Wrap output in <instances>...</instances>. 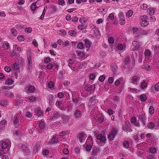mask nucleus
<instances>
[{
  "mask_svg": "<svg viewBox=\"0 0 159 159\" xmlns=\"http://www.w3.org/2000/svg\"><path fill=\"white\" fill-rule=\"evenodd\" d=\"M133 32L135 34V37L137 40L142 37L143 35H146L148 34L147 31L135 27L133 28Z\"/></svg>",
  "mask_w": 159,
  "mask_h": 159,
  "instance_id": "1",
  "label": "nucleus"
},
{
  "mask_svg": "<svg viewBox=\"0 0 159 159\" xmlns=\"http://www.w3.org/2000/svg\"><path fill=\"white\" fill-rule=\"evenodd\" d=\"M0 144L2 149H8L11 146V143L9 139H6L4 140H2L0 142Z\"/></svg>",
  "mask_w": 159,
  "mask_h": 159,
  "instance_id": "2",
  "label": "nucleus"
},
{
  "mask_svg": "<svg viewBox=\"0 0 159 159\" xmlns=\"http://www.w3.org/2000/svg\"><path fill=\"white\" fill-rule=\"evenodd\" d=\"M122 129L124 131L128 132H130L132 131L130 128V124L129 121L125 120L122 126Z\"/></svg>",
  "mask_w": 159,
  "mask_h": 159,
  "instance_id": "3",
  "label": "nucleus"
},
{
  "mask_svg": "<svg viewBox=\"0 0 159 159\" xmlns=\"http://www.w3.org/2000/svg\"><path fill=\"white\" fill-rule=\"evenodd\" d=\"M118 131L116 129L113 128L111 132L109 134L108 138L110 140H112L114 139L116 134L117 133Z\"/></svg>",
  "mask_w": 159,
  "mask_h": 159,
  "instance_id": "4",
  "label": "nucleus"
},
{
  "mask_svg": "<svg viewBox=\"0 0 159 159\" xmlns=\"http://www.w3.org/2000/svg\"><path fill=\"white\" fill-rule=\"evenodd\" d=\"M27 58L28 61V68L30 70L32 67V59L30 55V51H28L27 52Z\"/></svg>",
  "mask_w": 159,
  "mask_h": 159,
  "instance_id": "5",
  "label": "nucleus"
},
{
  "mask_svg": "<svg viewBox=\"0 0 159 159\" xmlns=\"http://www.w3.org/2000/svg\"><path fill=\"white\" fill-rule=\"evenodd\" d=\"M139 120L142 122L143 126H145L147 120L145 114H142L139 115Z\"/></svg>",
  "mask_w": 159,
  "mask_h": 159,
  "instance_id": "6",
  "label": "nucleus"
},
{
  "mask_svg": "<svg viewBox=\"0 0 159 159\" xmlns=\"http://www.w3.org/2000/svg\"><path fill=\"white\" fill-rule=\"evenodd\" d=\"M35 87L32 85H30L27 86L24 89L25 91L27 93H33L35 91Z\"/></svg>",
  "mask_w": 159,
  "mask_h": 159,
  "instance_id": "7",
  "label": "nucleus"
},
{
  "mask_svg": "<svg viewBox=\"0 0 159 159\" xmlns=\"http://www.w3.org/2000/svg\"><path fill=\"white\" fill-rule=\"evenodd\" d=\"M140 77L139 76L135 75H134L131 79V83L137 85L138 84V82L139 80Z\"/></svg>",
  "mask_w": 159,
  "mask_h": 159,
  "instance_id": "8",
  "label": "nucleus"
},
{
  "mask_svg": "<svg viewBox=\"0 0 159 159\" xmlns=\"http://www.w3.org/2000/svg\"><path fill=\"white\" fill-rule=\"evenodd\" d=\"M61 117L64 124H67L70 119L69 116L65 115H61Z\"/></svg>",
  "mask_w": 159,
  "mask_h": 159,
  "instance_id": "9",
  "label": "nucleus"
},
{
  "mask_svg": "<svg viewBox=\"0 0 159 159\" xmlns=\"http://www.w3.org/2000/svg\"><path fill=\"white\" fill-rule=\"evenodd\" d=\"M82 114L81 111L79 110H76L74 112V115L75 117L76 118H80L82 116Z\"/></svg>",
  "mask_w": 159,
  "mask_h": 159,
  "instance_id": "10",
  "label": "nucleus"
},
{
  "mask_svg": "<svg viewBox=\"0 0 159 159\" xmlns=\"http://www.w3.org/2000/svg\"><path fill=\"white\" fill-rule=\"evenodd\" d=\"M132 44L134 47V48L132 49L133 51H135L139 48L140 45L139 44V42L138 41H134L132 42Z\"/></svg>",
  "mask_w": 159,
  "mask_h": 159,
  "instance_id": "11",
  "label": "nucleus"
},
{
  "mask_svg": "<svg viewBox=\"0 0 159 159\" xmlns=\"http://www.w3.org/2000/svg\"><path fill=\"white\" fill-rule=\"evenodd\" d=\"M60 116L59 113L58 112H54L52 113V116H50L51 119H56Z\"/></svg>",
  "mask_w": 159,
  "mask_h": 159,
  "instance_id": "12",
  "label": "nucleus"
},
{
  "mask_svg": "<svg viewBox=\"0 0 159 159\" xmlns=\"http://www.w3.org/2000/svg\"><path fill=\"white\" fill-rule=\"evenodd\" d=\"M19 119L17 118V116H15L12 117V121L14 125H16L19 123Z\"/></svg>",
  "mask_w": 159,
  "mask_h": 159,
  "instance_id": "13",
  "label": "nucleus"
},
{
  "mask_svg": "<svg viewBox=\"0 0 159 159\" xmlns=\"http://www.w3.org/2000/svg\"><path fill=\"white\" fill-rule=\"evenodd\" d=\"M76 53L77 54V56L81 59H83L84 58L85 54L83 52L80 51H76Z\"/></svg>",
  "mask_w": 159,
  "mask_h": 159,
  "instance_id": "14",
  "label": "nucleus"
},
{
  "mask_svg": "<svg viewBox=\"0 0 159 159\" xmlns=\"http://www.w3.org/2000/svg\"><path fill=\"white\" fill-rule=\"evenodd\" d=\"M97 139L102 142H104L106 140V138L103 136L101 134H99L97 136Z\"/></svg>",
  "mask_w": 159,
  "mask_h": 159,
  "instance_id": "15",
  "label": "nucleus"
},
{
  "mask_svg": "<svg viewBox=\"0 0 159 159\" xmlns=\"http://www.w3.org/2000/svg\"><path fill=\"white\" fill-rule=\"evenodd\" d=\"M100 150L99 148H96L92 150V156H97V154L100 152Z\"/></svg>",
  "mask_w": 159,
  "mask_h": 159,
  "instance_id": "16",
  "label": "nucleus"
},
{
  "mask_svg": "<svg viewBox=\"0 0 159 159\" xmlns=\"http://www.w3.org/2000/svg\"><path fill=\"white\" fill-rule=\"evenodd\" d=\"M91 42L88 39L85 40L84 45L86 48H89L91 47Z\"/></svg>",
  "mask_w": 159,
  "mask_h": 159,
  "instance_id": "17",
  "label": "nucleus"
},
{
  "mask_svg": "<svg viewBox=\"0 0 159 159\" xmlns=\"http://www.w3.org/2000/svg\"><path fill=\"white\" fill-rule=\"evenodd\" d=\"M5 94L6 97L10 98H12L14 97L13 93L9 91L5 92Z\"/></svg>",
  "mask_w": 159,
  "mask_h": 159,
  "instance_id": "18",
  "label": "nucleus"
},
{
  "mask_svg": "<svg viewBox=\"0 0 159 159\" xmlns=\"http://www.w3.org/2000/svg\"><path fill=\"white\" fill-rule=\"evenodd\" d=\"M39 1H40L38 0L36 2H34L32 4L30 8L32 11H34L36 10V9L38 8V7L36 6V3Z\"/></svg>",
  "mask_w": 159,
  "mask_h": 159,
  "instance_id": "19",
  "label": "nucleus"
},
{
  "mask_svg": "<svg viewBox=\"0 0 159 159\" xmlns=\"http://www.w3.org/2000/svg\"><path fill=\"white\" fill-rule=\"evenodd\" d=\"M89 101L91 103H93V104H94L98 102L97 99L96 98V96H94L92 97L89 99Z\"/></svg>",
  "mask_w": 159,
  "mask_h": 159,
  "instance_id": "20",
  "label": "nucleus"
},
{
  "mask_svg": "<svg viewBox=\"0 0 159 159\" xmlns=\"http://www.w3.org/2000/svg\"><path fill=\"white\" fill-rule=\"evenodd\" d=\"M10 31L14 36H16L18 34L15 28H11L10 30Z\"/></svg>",
  "mask_w": 159,
  "mask_h": 159,
  "instance_id": "21",
  "label": "nucleus"
},
{
  "mask_svg": "<svg viewBox=\"0 0 159 159\" xmlns=\"http://www.w3.org/2000/svg\"><path fill=\"white\" fill-rule=\"evenodd\" d=\"M35 112L36 115L39 116H41L43 115V112L42 111H41L40 109L38 108L35 110Z\"/></svg>",
  "mask_w": 159,
  "mask_h": 159,
  "instance_id": "22",
  "label": "nucleus"
},
{
  "mask_svg": "<svg viewBox=\"0 0 159 159\" xmlns=\"http://www.w3.org/2000/svg\"><path fill=\"white\" fill-rule=\"evenodd\" d=\"M141 24L142 26L145 27L148 25V22L147 20H143V19H142V20L141 22Z\"/></svg>",
  "mask_w": 159,
  "mask_h": 159,
  "instance_id": "23",
  "label": "nucleus"
},
{
  "mask_svg": "<svg viewBox=\"0 0 159 159\" xmlns=\"http://www.w3.org/2000/svg\"><path fill=\"white\" fill-rule=\"evenodd\" d=\"M40 148V145L39 144H36L33 148L34 152L36 154Z\"/></svg>",
  "mask_w": 159,
  "mask_h": 159,
  "instance_id": "24",
  "label": "nucleus"
},
{
  "mask_svg": "<svg viewBox=\"0 0 159 159\" xmlns=\"http://www.w3.org/2000/svg\"><path fill=\"white\" fill-rule=\"evenodd\" d=\"M85 134L83 133H80L78 135L79 141L81 142H82V140L83 138H84L85 136Z\"/></svg>",
  "mask_w": 159,
  "mask_h": 159,
  "instance_id": "25",
  "label": "nucleus"
},
{
  "mask_svg": "<svg viewBox=\"0 0 159 159\" xmlns=\"http://www.w3.org/2000/svg\"><path fill=\"white\" fill-rule=\"evenodd\" d=\"M146 96L144 94H141L139 96V99L142 102H144L147 99Z\"/></svg>",
  "mask_w": 159,
  "mask_h": 159,
  "instance_id": "26",
  "label": "nucleus"
},
{
  "mask_svg": "<svg viewBox=\"0 0 159 159\" xmlns=\"http://www.w3.org/2000/svg\"><path fill=\"white\" fill-rule=\"evenodd\" d=\"M14 81L11 79H8L5 82V84L11 85L13 84Z\"/></svg>",
  "mask_w": 159,
  "mask_h": 159,
  "instance_id": "27",
  "label": "nucleus"
},
{
  "mask_svg": "<svg viewBox=\"0 0 159 159\" xmlns=\"http://www.w3.org/2000/svg\"><path fill=\"white\" fill-rule=\"evenodd\" d=\"M70 130H66L65 131H63L59 133V135L60 136H64L66 134H69L70 133Z\"/></svg>",
  "mask_w": 159,
  "mask_h": 159,
  "instance_id": "28",
  "label": "nucleus"
},
{
  "mask_svg": "<svg viewBox=\"0 0 159 159\" xmlns=\"http://www.w3.org/2000/svg\"><path fill=\"white\" fill-rule=\"evenodd\" d=\"M7 104V101L5 99L2 100L0 102V105L1 106H6Z\"/></svg>",
  "mask_w": 159,
  "mask_h": 159,
  "instance_id": "29",
  "label": "nucleus"
},
{
  "mask_svg": "<svg viewBox=\"0 0 159 159\" xmlns=\"http://www.w3.org/2000/svg\"><path fill=\"white\" fill-rule=\"evenodd\" d=\"M57 33L61 35H63L64 36L66 35V32L64 30H58L57 31Z\"/></svg>",
  "mask_w": 159,
  "mask_h": 159,
  "instance_id": "30",
  "label": "nucleus"
},
{
  "mask_svg": "<svg viewBox=\"0 0 159 159\" xmlns=\"http://www.w3.org/2000/svg\"><path fill=\"white\" fill-rule=\"evenodd\" d=\"M36 98L34 96H31L28 97V99L30 102H33L36 100Z\"/></svg>",
  "mask_w": 159,
  "mask_h": 159,
  "instance_id": "31",
  "label": "nucleus"
},
{
  "mask_svg": "<svg viewBox=\"0 0 159 159\" xmlns=\"http://www.w3.org/2000/svg\"><path fill=\"white\" fill-rule=\"evenodd\" d=\"M58 142V138H57L54 137L52 138L51 139L50 141V143L52 144H54L56 143H57Z\"/></svg>",
  "mask_w": 159,
  "mask_h": 159,
  "instance_id": "32",
  "label": "nucleus"
},
{
  "mask_svg": "<svg viewBox=\"0 0 159 159\" xmlns=\"http://www.w3.org/2000/svg\"><path fill=\"white\" fill-rule=\"evenodd\" d=\"M149 152L152 153H154L157 152L156 148L153 147H151L149 149Z\"/></svg>",
  "mask_w": 159,
  "mask_h": 159,
  "instance_id": "33",
  "label": "nucleus"
},
{
  "mask_svg": "<svg viewBox=\"0 0 159 159\" xmlns=\"http://www.w3.org/2000/svg\"><path fill=\"white\" fill-rule=\"evenodd\" d=\"M148 13L150 16L153 15L155 12L154 9L153 8H150L147 10Z\"/></svg>",
  "mask_w": 159,
  "mask_h": 159,
  "instance_id": "34",
  "label": "nucleus"
},
{
  "mask_svg": "<svg viewBox=\"0 0 159 159\" xmlns=\"http://www.w3.org/2000/svg\"><path fill=\"white\" fill-rule=\"evenodd\" d=\"M14 69L15 70H18L19 69V65L17 63H15L13 65Z\"/></svg>",
  "mask_w": 159,
  "mask_h": 159,
  "instance_id": "35",
  "label": "nucleus"
},
{
  "mask_svg": "<svg viewBox=\"0 0 159 159\" xmlns=\"http://www.w3.org/2000/svg\"><path fill=\"white\" fill-rule=\"evenodd\" d=\"M154 109H155L153 106H150L149 108V113L150 114H154Z\"/></svg>",
  "mask_w": 159,
  "mask_h": 159,
  "instance_id": "36",
  "label": "nucleus"
},
{
  "mask_svg": "<svg viewBox=\"0 0 159 159\" xmlns=\"http://www.w3.org/2000/svg\"><path fill=\"white\" fill-rule=\"evenodd\" d=\"M155 126V124L152 122H150L148 123L147 127L149 129H152Z\"/></svg>",
  "mask_w": 159,
  "mask_h": 159,
  "instance_id": "37",
  "label": "nucleus"
},
{
  "mask_svg": "<svg viewBox=\"0 0 159 159\" xmlns=\"http://www.w3.org/2000/svg\"><path fill=\"white\" fill-rule=\"evenodd\" d=\"M133 14V11L132 10H129L126 14V16L127 17H130Z\"/></svg>",
  "mask_w": 159,
  "mask_h": 159,
  "instance_id": "38",
  "label": "nucleus"
},
{
  "mask_svg": "<svg viewBox=\"0 0 159 159\" xmlns=\"http://www.w3.org/2000/svg\"><path fill=\"white\" fill-rule=\"evenodd\" d=\"M68 34L71 36H75L76 35V33L74 30H71L68 32Z\"/></svg>",
  "mask_w": 159,
  "mask_h": 159,
  "instance_id": "39",
  "label": "nucleus"
},
{
  "mask_svg": "<svg viewBox=\"0 0 159 159\" xmlns=\"http://www.w3.org/2000/svg\"><path fill=\"white\" fill-rule=\"evenodd\" d=\"M84 47V45L82 42L79 43L77 45V48L80 49H82Z\"/></svg>",
  "mask_w": 159,
  "mask_h": 159,
  "instance_id": "40",
  "label": "nucleus"
},
{
  "mask_svg": "<svg viewBox=\"0 0 159 159\" xmlns=\"http://www.w3.org/2000/svg\"><path fill=\"white\" fill-rule=\"evenodd\" d=\"M47 8V7H46V9H45V7L44 8V9L43 10V11L40 17V19H41V20H43V19L44 16L45 14V12L46 11Z\"/></svg>",
  "mask_w": 159,
  "mask_h": 159,
  "instance_id": "41",
  "label": "nucleus"
},
{
  "mask_svg": "<svg viewBox=\"0 0 159 159\" xmlns=\"http://www.w3.org/2000/svg\"><path fill=\"white\" fill-rule=\"evenodd\" d=\"M32 29L30 27L26 28L25 29V31L27 34L31 33L32 31Z\"/></svg>",
  "mask_w": 159,
  "mask_h": 159,
  "instance_id": "42",
  "label": "nucleus"
},
{
  "mask_svg": "<svg viewBox=\"0 0 159 159\" xmlns=\"http://www.w3.org/2000/svg\"><path fill=\"white\" fill-rule=\"evenodd\" d=\"M117 48L119 50H122L125 48V46L121 43H119L117 45Z\"/></svg>",
  "mask_w": 159,
  "mask_h": 159,
  "instance_id": "43",
  "label": "nucleus"
},
{
  "mask_svg": "<svg viewBox=\"0 0 159 159\" xmlns=\"http://www.w3.org/2000/svg\"><path fill=\"white\" fill-rule=\"evenodd\" d=\"M140 7L142 10H146L147 7V5L146 4H142L140 5Z\"/></svg>",
  "mask_w": 159,
  "mask_h": 159,
  "instance_id": "44",
  "label": "nucleus"
},
{
  "mask_svg": "<svg viewBox=\"0 0 159 159\" xmlns=\"http://www.w3.org/2000/svg\"><path fill=\"white\" fill-rule=\"evenodd\" d=\"M17 39L20 42H21L24 40L25 39L23 35H20L17 37Z\"/></svg>",
  "mask_w": 159,
  "mask_h": 159,
  "instance_id": "45",
  "label": "nucleus"
},
{
  "mask_svg": "<svg viewBox=\"0 0 159 159\" xmlns=\"http://www.w3.org/2000/svg\"><path fill=\"white\" fill-rule=\"evenodd\" d=\"M39 125V127L42 129H43L45 127L44 123L43 121L40 122Z\"/></svg>",
  "mask_w": 159,
  "mask_h": 159,
  "instance_id": "46",
  "label": "nucleus"
},
{
  "mask_svg": "<svg viewBox=\"0 0 159 159\" xmlns=\"http://www.w3.org/2000/svg\"><path fill=\"white\" fill-rule=\"evenodd\" d=\"M105 79V77L104 75H102L100 76L99 78V80L101 82H103Z\"/></svg>",
  "mask_w": 159,
  "mask_h": 159,
  "instance_id": "47",
  "label": "nucleus"
},
{
  "mask_svg": "<svg viewBox=\"0 0 159 159\" xmlns=\"http://www.w3.org/2000/svg\"><path fill=\"white\" fill-rule=\"evenodd\" d=\"M3 48L6 49H7L9 48L10 46L9 44L8 43H4L3 44Z\"/></svg>",
  "mask_w": 159,
  "mask_h": 159,
  "instance_id": "48",
  "label": "nucleus"
},
{
  "mask_svg": "<svg viewBox=\"0 0 159 159\" xmlns=\"http://www.w3.org/2000/svg\"><path fill=\"white\" fill-rule=\"evenodd\" d=\"M5 70L7 72H9L11 71V68L8 66H6L4 68Z\"/></svg>",
  "mask_w": 159,
  "mask_h": 159,
  "instance_id": "49",
  "label": "nucleus"
},
{
  "mask_svg": "<svg viewBox=\"0 0 159 159\" xmlns=\"http://www.w3.org/2000/svg\"><path fill=\"white\" fill-rule=\"evenodd\" d=\"M54 84L52 82H49L48 84V88H52L54 87Z\"/></svg>",
  "mask_w": 159,
  "mask_h": 159,
  "instance_id": "50",
  "label": "nucleus"
},
{
  "mask_svg": "<svg viewBox=\"0 0 159 159\" xmlns=\"http://www.w3.org/2000/svg\"><path fill=\"white\" fill-rule=\"evenodd\" d=\"M144 54L146 56H149L150 55L151 53L148 50H146L144 52Z\"/></svg>",
  "mask_w": 159,
  "mask_h": 159,
  "instance_id": "51",
  "label": "nucleus"
},
{
  "mask_svg": "<svg viewBox=\"0 0 159 159\" xmlns=\"http://www.w3.org/2000/svg\"><path fill=\"white\" fill-rule=\"evenodd\" d=\"M154 88L156 91H159V82L155 85Z\"/></svg>",
  "mask_w": 159,
  "mask_h": 159,
  "instance_id": "52",
  "label": "nucleus"
},
{
  "mask_svg": "<svg viewBox=\"0 0 159 159\" xmlns=\"http://www.w3.org/2000/svg\"><path fill=\"white\" fill-rule=\"evenodd\" d=\"M147 84L144 81L141 83V87L142 89L147 87Z\"/></svg>",
  "mask_w": 159,
  "mask_h": 159,
  "instance_id": "53",
  "label": "nucleus"
},
{
  "mask_svg": "<svg viewBox=\"0 0 159 159\" xmlns=\"http://www.w3.org/2000/svg\"><path fill=\"white\" fill-rule=\"evenodd\" d=\"M112 70L114 71H116L117 69V67L115 64H113L112 66Z\"/></svg>",
  "mask_w": 159,
  "mask_h": 159,
  "instance_id": "54",
  "label": "nucleus"
},
{
  "mask_svg": "<svg viewBox=\"0 0 159 159\" xmlns=\"http://www.w3.org/2000/svg\"><path fill=\"white\" fill-rule=\"evenodd\" d=\"M49 153V150L47 149L44 150L43 152V155H47Z\"/></svg>",
  "mask_w": 159,
  "mask_h": 159,
  "instance_id": "55",
  "label": "nucleus"
},
{
  "mask_svg": "<svg viewBox=\"0 0 159 159\" xmlns=\"http://www.w3.org/2000/svg\"><path fill=\"white\" fill-rule=\"evenodd\" d=\"M108 41L110 43H113L114 42V40L113 38L111 37L109 38L108 39Z\"/></svg>",
  "mask_w": 159,
  "mask_h": 159,
  "instance_id": "56",
  "label": "nucleus"
},
{
  "mask_svg": "<svg viewBox=\"0 0 159 159\" xmlns=\"http://www.w3.org/2000/svg\"><path fill=\"white\" fill-rule=\"evenodd\" d=\"M123 146L126 148H128L129 146V143L127 141L124 142L123 143Z\"/></svg>",
  "mask_w": 159,
  "mask_h": 159,
  "instance_id": "57",
  "label": "nucleus"
},
{
  "mask_svg": "<svg viewBox=\"0 0 159 159\" xmlns=\"http://www.w3.org/2000/svg\"><path fill=\"white\" fill-rule=\"evenodd\" d=\"M91 146L90 145H88L86 147L85 150L87 151H89L91 150Z\"/></svg>",
  "mask_w": 159,
  "mask_h": 159,
  "instance_id": "58",
  "label": "nucleus"
},
{
  "mask_svg": "<svg viewBox=\"0 0 159 159\" xmlns=\"http://www.w3.org/2000/svg\"><path fill=\"white\" fill-rule=\"evenodd\" d=\"M85 27V26L84 25H78V28L79 30H82L83 29H84Z\"/></svg>",
  "mask_w": 159,
  "mask_h": 159,
  "instance_id": "59",
  "label": "nucleus"
},
{
  "mask_svg": "<svg viewBox=\"0 0 159 159\" xmlns=\"http://www.w3.org/2000/svg\"><path fill=\"white\" fill-rule=\"evenodd\" d=\"M7 121L5 120H3L0 122V125H5L7 124Z\"/></svg>",
  "mask_w": 159,
  "mask_h": 159,
  "instance_id": "60",
  "label": "nucleus"
},
{
  "mask_svg": "<svg viewBox=\"0 0 159 159\" xmlns=\"http://www.w3.org/2000/svg\"><path fill=\"white\" fill-rule=\"evenodd\" d=\"M95 78V76L93 74H91L89 76V78L90 80H93Z\"/></svg>",
  "mask_w": 159,
  "mask_h": 159,
  "instance_id": "61",
  "label": "nucleus"
},
{
  "mask_svg": "<svg viewBox=\"0 0 159 159\" xmlns=\"http://www.w3.org/2000/svg\"><path fill=\"white\" fill-rule=\"evenodd\" d=\"M53 67L51 63H49L47 65L46 67L48 69L51 70L52 68Z\"/></svg>",
  "mask_w": 159,
  "mask_h": 159,
  "instance_id": "62",
  "label": "nucleus"
},
{
  "mask_svg": "<svg viewBox=\"0 0 159 159\" xmlns=\"http://www.w3.org/2000/svg\"><path fill=\"white\" fill-rule=\"evenodd\" d=\"M108 81L110 84H112L114 82V79L112 77H109L108 79Z\"/></svg>",
  "mask_w": 159,
  "mask_h": 159,
  "instance_id": "63",
  "label": "nucleus"
},
{
  "mask_svg": "<svg viewBox=\"0 0 159 159\" xmlns=\"http://www.w3.org/2000/svg\"><path fill=\"white\" fill-rule=\"evenodd\" d=\"M86 90L88 91H90L92 90V86L91 85H88L85 87Z\"/></svg>",
  "mask_w": 159,
  "mask_h": 159,
  "instance_id": "64",
  "label": "nucleus"
}]
</instances>
